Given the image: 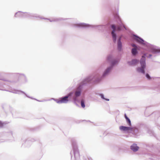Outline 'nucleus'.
Listing matches in <instances>:
<instances>
[{"instance_id": "21", "label": "nucleus", "mask_w": 160, "mask_h": 160, "mask_svg": "<svg viewBox=\"0 0 160 160\" xmlns=\"http://www.w3.org/2000/svg\"><path fill=\"white\" fill-rule=\"evenodd\" d=\"M138 48H132L131 50V53L133 56L136 55L138 53L137 49Z\"/></svg>"}, {"instance_id": "13", "label": "nucleus", "mask_w": 160, "mask_h": 160, "mask_svg": "<svg viewBox=\"0 0 160 160\" xmlns=\"http://www.w3.org/2000/svg\"><path fill=\"white\" fill-rule=\"evenodd\" d=\"M119 129L121 130L127 131L129 130H132V128L131 127L122 126L119 127Z\"/></svg>"}, {"instance_id": "14", "label": "nucleus", "mask_w": 160, "mask_h": 160, "mask_svg": "<svg viewBox=\"0 0 160 160\" xmlns=\"http://www.w3.org/2000/svg\"><path fill=\"white\" fill-rule=\"evenodd\" d=\"M139 60L137 59H132L130 61H128L127 63L130 66H133L136 64L137 63L139 62Z\"/></svg>"}, {"instance_id": "24", "label": "nucleus", "mask_w": 160, "mask_h": 160, "mask_svg": "<svg viewBox=\"0 0 160 160\" xmlns=\"http://www.w3.org/2000/svg\"><path fill=\"white\" fill-rule=\"evenodd\" d=\"M126 120L128 125L130 126H131L132 124L130 119L128 117H126Z\"/></svg>"}, {"instance_id": "36", "label": "nucleus", "mask_w": 160, "mask_h": 160, "mask_svg": "<svg viewBox=\"0 0 160 160\" xmlns=\"http://www.w3.org/2000/svg\"><path fill=\"white\" fill-rule=\"evenodd\" d=\"M158 119H160V116L159 117Z\"/></svg>"}, {"instance_id": "1", "label": "nucleus", "mask_w": 160, "mask_h": 160, "mask_svg": "<svg viewBox=\"0 0 160 160\" xmlns=\"http://www.w3.org/2000/svg\"><path fill=\"white\" fill-rule=\"evenodd\" d=\"M103 78L99 74L89 76L84 78L80 83L79 86L74 91L73 100L74 103L77 106V102H79L80 100L78 98L81 95L82 90L87 84L91 82L93 84H97L100 82Z\"/></svg>"}, {"instance_id": "17", "label": "nucleus", "mask_w": 160, "mask_h": 160, "mask_svg": "<svg viewBox=\"0 0 160 160\" xmlns=\"http://www.w3.org/2000/svg\"><path fill=\"white\" fill-rule=\"evenodd\" d=\"M35 141V140L34 139H28L26 140V141L25 142V145L26 146L28 147L31 144V143L32 142H34Z\"/></svg>"}, {"instance_id": "10", "label": "nucleus", "mask_w": 160, "mask_h": 160, "mask_svg": "<svg viewBox=\"0 0 160 160\" xmlns=\"http://www.w3.org/2000/svg\"><path fill=\"white\" fill-rule=\"evenodd\" d=\"M122 38V36H119L118 37L117 40V49L119 52L121 51L122 49V43L121 41Z\"/></svg>"}, {"instance_id": "16", "label": "nucleus", "mask_w": 160, "mask_h": 160, "mask_svg": "<svg viewBox=\"0 0 160 160\" xmlns=\"http://www.w3.org/2000/svg\"><path fill=\"white\" fill-rule=\"evenodd\" d=\"M130 148L133 152H135L138 150L139 147L137 146V144L133 143L130 146Z\"/></svg>"}, {"instance_id": "7", "label": "nucleus", "mask_w": 160, "mask_h": 160, "mask_svg": "<svg viewBox=\"0 0 160 160\" xmlns=\"http://www.w3.org/2000/svg\"><path fill=\"white\" fill-rule=\"evenodd\" d=\"M5 75L8 77H15L20 78H23V80L22 81L23 82L26 83L27 82V79L26 76L23 73H6Z\"/></svg>"}, {"instance_id": "28", "label": "nucleus", "mask_w": 160, "mask_h": 160, "mask_svg": "<svg viewBox=\"0 0 160 160\" xmlns=\"http://www.w3.org/2000/svg\"><path fill=\"white\" fill-rule=\"evenodd\" d=\"M145 76L147 78L148 80H150L151 79V76H150V75L148 73H147L145 74Z\"/></svg>"}, {"instance_id": "33", "label": "nucleus", "mask_w": 160, "mask_h": 160, "mask_svg": "<svg viewBox=\"0 0 160 160\" xmlns=\"http://www.w3.org/2000/svg\"><path fill=\"white\" fill-rule=\"evenodd\" d=\"M125 118H126V117H128L127 116V115H126V114H125Z\"/></svg>"}, {"instance_id": "5", "label": "nucleus", "mask_w": 160, "mask_h": 160, "mask_svg": "<svg viewBox=\"0 0 160 160\" xmlns=\"http://www.w3.org/2000/svg\"><path fill=\"white\" fill-rule=\"evenodd\" d=\"M73 27L80 28H87L91 27V28H98L99 30H102L104 28V26L102 25H92L84 23H80L77 24L73 25Z\"/></svg>"}, {"instance_id": "23", "label": "nucleus", "mask_w": 160, "mask_h": 160, "mask_svg": "<svg viewBox=\"0 0 160 160\" xmlns=\"http://www.w3.org/2000/svg\"><path fill=\"white\" fill-rule=\"evenodd\" d=\"M112 58H113L112 56L111 55H108L107 56V60L108 61L111 62L113 60H112Z\"/></svg>"}, {"instance_id": "20", "label": "nucleus", "mask_w": 160, "mask_h": 160, "mask_svg": "<svg viewBox=\"0 0 160 160\" xmlns=\"http://www.w3.org/2000/svg\"><path fill=\"white\" fill-rule=\"evenodd\" d=\"M131 133L133 134L134 136H138V130L137 129H134L132 128V130L131 131Z\"/></svg>"}, {"instance_id": "19", "label": "nucleus", "mask_w": 160, "mask_h": 160, "mask_svg": "<svg viewBox=\"0 0 160 160\" xmlns=\"http://www.w3.org/2000/svg\"><path fill=\"white\" fill-rule=\"evenodd\" d=\"M23 12L21 11H18L16 12L14 15V17L16 18L20 17L22 18Z\"/></svg>"}, {"instance_id": "2", "label": "nucleus", "mask_w": 160, "mask_h": 160, "mask_svg": "<svg viewBox=\"0 0 160 160\" xmlns=\"http://www.w3.org/2000/svg\"><path fill=\"white\" fill-rule=\"evenodd\" d=\"M133 37H134L133 38L138 43L147 48L149 51L153 54L157 55L160 53V48L148 43L137 35L133 34Z\"/></svg>"}, {"instance_id": "31", "label": "nucleus", "mask_w": 160, "mask_h": 160, "mask_svg": "<svg viewBox=\"0 0 160 160\" xmlns=\"http://www.w3.org/2000/svg\"><path fill=\"white\" fill-rule=\"evenodd\" d=\"M152 56V54H149V56H147V57H148V58H150Z\"/></svg>"}, {"instance_id": "15", "label": "nucleus", "mask_w": 160, "mask_h": 160, "mask_svg": "<svg viewBox=\"0 0 160 160\" xmlns=\"http://www.w3.org/2000/svg\"><path fill=\"white\" fill-rule=\"evenodd\" d=\"M45 19H47L48 20H49L50 22H58L60 21H61L62 20H65L67 19V18H52L51 19H48V18H45Z\"/></svg>"}, {"instance_id": "9", "label": "nucleus", "mask_w": 160, "mask_h": 160, "mask_svg": "<svg viewBox=\"0 0 160 160\" xmlns=\"http://www.w3.org/2000/svg\"><path fill=\"white\" fill-rule=\"evenodd\" d=\"M39 18V16L36 14L23 12L22 18Z\"/></svg>"}, {"instance_id": "30", "label": "nucleus", "mask_w": 160, "mask_h": 160, "mask_svg": "<svg viewBox=\"0 0 160 160\" xmlns=\"http://www.w3.org/2000/svg\"><path fill=\"white\" fill-rule=\"evenodd\" d=\"M153 156H152V158H150L151 159H153V160H157V159H156V158H155L154 157V156H156V155H152Z\"/></svg>"}, {"instance_id": "4", "label": "nucleus", "mask_w": 160, "mask_h": 160, "mask_svg": "<svg viewBox=\"0 0 160 160\" xmlns=\"http://www.w3.org/2000/svg\"><path fill=\"white\" fill-rule=\"evenodd\" d=\"M72 144L73 150L72 151H71L70 152L71 160H73L72 158V154L74 155L75 159L76 160L78 159L79 158V154L78 147L77 145L76 141L74 138H72Z\"/></svg>"}, {"instance_id": "3", "label": "nucleus", "mask_w": 160, "mask_h": 160, "mask_svg": "<svg viewBox=\"0 0 160 160\" xmlns=\"http://www.w3.org/2000/svg\"><path fill=\"white\" fill-rule=\"evenodd\" d=\"M114 18L118 21V23L119 24L118 26H116L114 24H112L110 26V27L112 29V31L111 32V34L112 36L113 42L114 43H116L117 41V35L115 33L116 31H120L122 30L124 28L125 30L127 29L125 26L123 25L121 19L118 15V13H117L115 14H114Z\"/></svg>"}, {"instance_id": "12", "label": "nucleus", "mask_w": 160, "mask_h": 160, "mask_svg": "<svg viewBox=\"0 0 160 160\" xmlns=\"http://www.w3.org/2000/svg\"><path fill=\"white\" fill-rule=\"evenodd\" d=\"M5 137L7 138V140L12 141L14 140V138L12 136V132H10L8 133H6L5 134Z\"/></svg>"}, {"instance_id": "35", "label": "nucleus", "mask_w": 160, "mask_h": 160, "mask_svg": "<svg viewBox=\"0 0 160 160\" xmlns=\"http://www.w3.org/2000/svg\"><path fill=\"white\" fill-rule=\"evenodd\" d=\"M158 88H159V89L160 90V86H159V87H158Z\"/></svg>"}, {"instance_id": "6", "label": "nucleus", "mask_w": 160, "mask_h": 160, "mask_svg": "<svg viewBox=\"0 0 160 160\" xmlns=\"http://www.w3.org/2000/svg\"><path fill=\"white\" fill-rule=\"evenodd\" d=\"M147 54L144 53L142 57L140 60V64L141 66V67L138 68L137 69V71L139 73L144 74L145 73V68H146V57Z\"/></svg>"}, {"instance_id": "29", "label": "nucleus", "mask_w": 160, "mask_h": 160, "mask_svg": "<svg viewBox=\"0 0 160 160\" xmlns=\"http://www.w3.org/2000/svg\"><path fill=\"white\" fill-rule=\"evenodd\" d=\"M131 45L132 47H134V48H138V47L136 44H135L134 43H132V44H131Z\"/></svg>"}, {"instance_id": "22", "label": "nucleus", "mask_w": 160, "mask_h": 160, "mask_svg": "<svg viewBox=\"0 0 160 160\" xmlns=\"http://www.w3.org/2000/svg\"><path fill=\"white\" fill-rule=\"evenodd\" d=\"M80 103L82 107L83 108H84L85 107V102L84 100L82 99L80 101Z\"/></svg>"}, {"instance_id": "26", "label": "nucleus", "mask_w": 160, "mask_h": 160, "mask_svg": "<svg viewBox=\"0 0 160 160\" xmlns=\"http://www.w3.org/2000/svg\"><path fill=\"white\" fill-rule=\"evenodd\" d=\"M8 122H2L0 121V128H2L3 126L8 123Z\"/></svg>"}, {"instance_id": "27", "label": "nucleus", "mask_w": 160, "mask_h": 160, "mask_svg": "<svg viewBox=\"0 0 160 160\" xmlns=\"http://www.w3.org/2000/svg\"><path fill=\"white\" fill-rule=\"evenodd\" d=\"M148 133L150 134V136H154V134L153 132L151 130H149L148 131Z\"/></svg>"}, {"instance_id": "32", "label": "nucleus", "mask_w": 160, "mask_h": 160, "mask_svg": "<svg viewBox=\"0 0 160 160\" xmlns=\"http://www.w3.org/2000/svg\"><path fill=\"white\" fill-rule=\"evenodd\" d=\"M35 99V100H37V101H39V102H43V101H39V100H37V99Z\"/></svg>"}, {"instance_id": "34", "label": "nucleus", "mask_w": 160, "mask_h": 160, "mask_svg": "<svg viewBox=\"0 0 160 160\" xmlns=\"http://www.w3.org/2000/svg\"><path fill=\"white\" fill-rule=\"evenodd\" d=\"M4 141H0V142H4Z\"/></svg>"}, {"instance_id": "18", "label": "nucleus", "mask_w": 160, "mask_h": 160, "mask_svg": "<svg viewBox=\"0 0 160 160\" xmlns=\"http://www.w3.org/2000/svg\"><path fill=\"white\" fill-rule=\"evenodd\" d=\"M119 62V60L114 59L111 62L110 65L109 66L113 69L115 65L118 64Z\"/></svg>"}, {"instance_id": "11", "label": "nucleus", "mask_w": 160, "mask_h": 160, "mask_svg": "<svg viewBox=\"0 0 160 160\" xmlns=\"http://www.w3.org/2000/svg\"><path fill=\"white\" fill-rule=\"evenodd\" d=\"M112 69L109 66L104 71L102 75V77L104 78L108 76L112 70Z\"/></svg>"}, {"instance_id": "25", "label": "nucleus", "mask_w": 160, "mask_h": 160, "mask_svg": "<svg viewBox=\"0 0 160 160\" xmlns=\"http://www.w3.org/2000/svg\"><path fill=\"white\" fill-rule=\"evenodd\" d=\"M99 96L101 97V98L103 100H104L107 101H109V99L105 98L103 94L102 93H100L99 94Z\"/></svg>"}, {"instance_id": "8", "label": "nucleus", "mask_w": 160, "mask_h": 160, "mask_svg": "<svg viewBox=\"0 0 160 160\" xmlns=\"http://www.w3.org/2000/svg\"><path fill=\"white\" fill-rule=\"evenodd\" d=\"M73 94V92H70L66 95L60 98L59 99H56L52 98L58 104L61 103H67L69 101L68 98L71 97Z\"/></svg>"}]
</instances>
